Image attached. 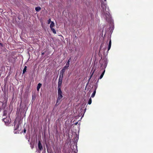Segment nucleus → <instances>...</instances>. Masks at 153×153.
Instances as JSON below:
<instances>
[{
	"instance_id": "f257e3e1",
	"label": "nucleus",
	"mask_w": 153,
	"mask_h": 153,
	"mask_svg": "<svg viewBox=\"0 0 153 153\" xmlns=\"http://www.w3.org/2000/svg\"><path fill=\"white\" fill-rule=\"evenodd\" d=\"M63 96L62 95V92L61 90V89L58 90V98L56 101V105H58L59 103L60 102V100L62 98Z\"/></svg>"
},
{
	"instance_id": "f03ea898",
	"label": "nucleus",
	"mask_w": 153,
	"mask_h": 153,
	"mask_svg": "<svg viewBox=\"0 0 153 153\" xmlns=\"http://www.w3.org/2000/svg\"><path fill=\"white\" fill-rule=\"evenodd\" d=\"M20 125V123L19 122L15 121L14 122V133H19V130L18 129Z\"/></svg>"
},
{
	"instance_id": "7ed1b4c3",
	"label": "nucleus",
	"mask_w": 153,
	"mask_h": 153,
	"mask_svg": "<svg viewBox=\"0 0 153 153\" xmlns=\"http://www.w3.org/2000/svg\"><path fill=\"white\" fill-rule=\"evenodd\" d=\"M62 76H61V75H60L59 76L58 84V90H60L61 89V85L62 84Z\"/></svg>"
},
{
	"instance_id": "20e7f679",
	"label": "nucleus",
	"mask_w": 153,
	"mask_h": 153,
	"mask_svg": "<svg viewBox=\"0 0 153 153\" xmlns=\"http://www.w3.org/2000/svg\"><path fill=\"white\" fill-rule=\"evenodd\" d=\"M84 109L82 108H81L80 109V112L79 115L77 116V119L78 118V117H82L81 118V119L83 117L84 114L85 113Z\"/></svg>"
},
{
	"instance_id": "39448f33",
	"label": "nucleus",
	"mask_w": 153,
	"mask_h": 153,
	"mask_svg": "<svg viewBox=\"0 0 153 153\" xmlns=\"http://www.w3.org/2000/svg\"><path fill=\"white\" fill-rule=\"evenodd\" d=\"M3 121L6 124H8L11 121V120L9 117H4L3 119Z\"/></svg>"
},
{
	"instance_id": "423d86ee",
	"label": "nucleus",
	"mask_w": 153,
	"mask_h": 153,
	"mask_svg": "<svg viewBox=\"0 0 153 153\" xmlns=\"http://www.w3.org/2000/svg\"><path fill=\"white\" fill-rule=\"evenodd\" d=\"M38 147L40 151L43 149V147L40 141H39L38 144Z\"/></svg>"
},
{
	"instance_id": "0eeeda50",
	"label": "nucleus",
	"mask_w": 153,
	"mask_h": 153,
	"mask_svg": "<svg viewBox=\"0 0 153 153\" xmlns=\"http://www.w3.org/2000/svg\"><path fill=\"white\" fill-rule=\"evenodd\" d=\"M70 58L69 59L68 61V62L66 63V65L64 67V69H68V68L69 66V63L70 62Z\"/></svg>"
},
{
	"instance_id": "6e6552de",
	"label": "nucleus",
	"mask_w": 153,
	"mask_h": 153,
	"mask_svg": "<svg viewBox=\"0 0 153 153\" xmlns=\"http://www.w3.org/2000/svg\"><path fill=\"white\" fill-rule=\"evenodd\" d=\"M102 60L104 61H103L104 64L102 63V66L103 65H104V66L106 67L107 66V59H102Z\"/></svg>"
},
{
	"instance_id": "1a4fd4ad",
	"label": "nucleus",
	"mask_w": 153,
	"mask_h": 153,
	"mask_svg": "<svg viewBox=\"0 0 153 153\" xmlns=\"http://www.w3.org/2000/svg\"><path fill=\"white\" fill-rule=\"evenodd\" d=\"M111 39H110L108 45V51L110 49L111 46Z\"/></svg>"
},
{
	"instance_id": "9d476101",
	"label": "nucleus",
	"mask_w": 153,
	"mask_h": 153,
	"mask_svg": "<svg viewBox=\"0 0 153 153\" xmlns=\"http://www.w3.org/2000/svg\"><path fill=\"white\" fill-rule=\"evenodd\" d=\"M66 70V69L63 68L62 70L60 71V74H61L62 75L61 76H62V77H63V74ZM60 75H61V74H60Z\"/></svg>"
},
{
	"instance_id": "9b49d317",
	"label": "nucleus",
	"mask_w": 153,
	"mask_h": 153,
	"mask_svg": "<svg viewBox=\"0 0 153 153\" xmlns=\"http://www.w3.org/2000/svg\"><path fill=\"white\" fill-rule=\"evenodd\" d=\"M101 7L103 8L104 13H105V12H104L105 10H104V8H105V9H106V5L105 4H101Z\"/></svg>"
},
{
	"instance_id": "f8f14e48",
	"label": "nucleus",
	"mask_w": 153,
	"mask_h": 153,
	"mask_svg": "<svg viewBox=\"0 0 153 153\" xmlns=\"http://www.w3.org/2000/svg\"><path fill=\"white\" fill-rule=\"evenodd\" d=\"M41 85H42V84L40 83H39L38 84L37 87V90L38 91H39V89L40 88Z\"/></svg>"
},
{
	"instance_id": "ddd939ff",
	"label": "nucleus",
	"mask_w": 153,
	"mask_h": 153,
	"mask_svg": "<svg viewBox=\"0 0 153 153\" xmlns=\"http://www.w3.org/2000/svg\"><path fill=\"white\" fill-rule=\"evenodd\" d=\"M54 26V23L53 22H51V24L50 25V27L51 28H53V27Z\"/></svg>"
},
{
	"instance_id": "4468645a",
	"label": "nucleus",
	"mask_w": 153,
	"mask_h": 153,
	"mask_svg": "<svg viewBox=\"0 0 153 153\" xmlns=\"http://www.w3.org/2000/svg\"><path fill=\"white\" fill-rule=\"evenodd\" d=\"M105 70H104L103 72H102V74H101V75L100 76L99 78V79H101L102 77H103L104 75V74L105 73Z\"/></svg>"
},
{
	"instance_id": "2eb2a0df",
	"label": "nucleus",
	"mask_w": 153,
	"mask_h": 153,
	"mask_svg": "<svg viewBox=\"0 0 153 153\" xmlns=\"http://www.w3.org/2000/svg\"><path fill=\"white\" fill-rule=\"evenodd\" d=\"M35 10L37 12L41 10V7H38L35 8Z\"/></svg>"
},
{
	"instance_id": "dca6fc26",
	"label": "nucleus",
	"mask_w": 153,
	"mask_h": 153,
	"mask_svg": "<svg viewBox=\"0 0 153 153\" xmlns=\"http://www.w3.org/2000/svg\"><path fill=\"white\" fill-rule=\"evenodd\" d=\"M96 92V89L93 92V93L91 95V97H94L95 94Z\"/></svg>"
},
{
	"instance_id": "f3484780",
	"label": "nucleus",
	"mask_w": 153,
	"mask_h": 153,
	"mask_svg": "<svg viewBox=\"0 0 153 153\" xmlns=\"http://www.w3.org/2000/svg\"><path fill=\"white\" fill-rule=\"evenodd\" d=\"M27 68V66H25V67H24V68L23 69V74L25 73L26 71Z\"/></svg>"
},
{
	"instance_id": "a211bd4d",
	"label": "nucleus",
	"mask_w": 153,
	"mask_h": 153,
	"mask_svg": "<svg viewBox=\"0 0 153 153\" xmlns=\"http://www.w3.org/2000/svg\"><path fill=\"white\" fill-rule=\"evenodd\" d=\"M7 112L6 111H4L3 114V117H4L6 116L7 114Z\"/></svg>"
},
{
	"instance_id": "6ab92c4d",
	"label": "nucleus",
	"mask_w": 153,
	"mask_h": 153,
	"mask_svg": "<svg viewBox=\"0 0 153 153\" xmlns=\"http://www.w3.org/2000/svg\"><path fill=\"white\" fill-rule=\"evenodd\" d=\"M91 102H92V100H91V98H90L88 100V104L89 105H90L91 104Z\"/></svg>"
},
{
	"instance_id": "aec40b11",
	"label": "nucleus",
	"mask_w": 153,
	"mask_h": 153,
	"mask_svg": "<svg viewBox=\"0 0 153 153\" xmlns=\"http://www.w3.org/2000/svg\"><path fill=\"white\" fill-rule=\"evenodd\" d=\"M47 150L48 153H52L51 149L47 148Z\"/></svg>"
},
{
	"instance_id": "412c9836",
	"label": "nucleus",
	"mask_w": 153,
	"mask_h": 153,
	"mask_svg": "<svg viewBox=\"0 0 153 153\" xmlns=\"http://www.w3.org/2000/svg\"><path fill=\"white\" fill-rule=\"evenodd\" d=\"M51 30L52 31V32H53V33H54L56 34V30L54 28H51Z\"/></svg>"
},
{
	"instance_id": "4be33fe9",
	"label": "nucleus",
	"mask_w": 153,
	"mask_h": 153,
	"mask_svg": "<svg viewBox=\"0 0 153 153\" xmlns=\"http://www.w3.org/2000/svg\"><path fill=\"white\" fill-rule=\"evenodd\" d=\"M51 19H49L48 21V23L49 24L51 22Z\"/></svg>"
},
{
	"instance_id": "5701e85b",
	"label": "nucleus",
	"mask_w": 153,
	"mask_h": 153,
	"mask_svg": "<svg viewBox=\"0 0 153 153\" xmlns=\"http://www.w3.org/2000/svg\"><path fill=\"white\" fill-rule=\"evenodd\" d=\"M79 54H80L79 56H81L82 55V53L81 52H79L78 55H79Z\"/></svg>"
},
{
	"instance_id": "b1692460",
	"label": "nucleus",
	"mask_w": 153,
	"mask_h": 153,
	"mask_svg": "<svg viewBox=\"0 0 153 153\" xmlns=\"http://www.w3.org/2000/svg\"><path fill=\"white\" fill-rule=\"evenodd\" d=\"M92 75H93V74H92V75H91L90 76V77L89 78V79H88V82H89V81H90V79H91V77H92Z\"/></svg>"
},
{
	"instance_id": "393cba45",
	"label": "nucleus",
	"mask_w": 153,
	"mask_h": 153,
	"mask_svg": "<svg viewBox=\"0 0 153 153\" xmlns=\"http://www.w3.org/2000/svg\"><path fill=\"white\" fill-rule=\"evenodd\" d=\"M69 153H76L75 151H72V152H70Z\"/></svg>"
},
{
	"instance_id": "a878e982",
	"label": "nucleus",
	"mask_w": 153,
	"mask_h": 153,
	"mask_svg": "<svg viewBox=\"0 0 153 153\" xmlns=\"http://www.w3.org/2000/svg\"><path fill=\"white\" fill-rule=\"evenodd\" d=\"M42 153H45V148H44V151Z\"/></svg>"
},
{
	"instance_id": "bb28decb",
	"label": "nucleus",
	"mask_w": 153,
	"mask_h": 153,
	"mask_svg": "<svg viewBox=\"0 0 153 153\" xmlns=\"http://www.w3.org/2000/svg\"><path fill=\"white\" fill-rule=\"evenodd\" d=\"M24 133H25V132H26V130L25 129V130H24Z\"/></svg>"
},
{
	"instance_id": "cd10ccee",
	"label": "nucleus",
	"mask_w": 153,
	"mask_h": 153,
	"mask_svg": "<svg viewBox=\"0 0 153 153\" xmlns=\"http://www.w3.org/2000/svg\"><path fill=\"white\" fill-rule=\"evenodd\" d=\"M33 147H34L33 146H31V147L32 149H33Z\"/></svg>"
},
{
	"instance_id": "c85d7f7f",
	"label": "nucleus",
	"mask_w": 153,
	"mask_h": 153,
	"mask_svg": "<svg viewBox=\"0 0 153 153\" xmlns=\"http://www.w3.org/2000/svg\"><path fill=\"white\" fill-rule=\"evenodd\" d=\"M75 125H76V123H75Z\"/></svg>"
},
{
	"instance_id": "c756f323",
	"label": "nucleus",
	"mask_w": 153,
	"mask_h": 153,
	"mask_svg": "<svg viewBox=\"0 0 153 153\" xmlns=\"http://www.w3.org/2000/svg\"><path fill=\"white\" fill-rule=\"evenodd\" d=\"M105 1H106V0H104Z\"/></svg>"
},
{
	"instance_id": "7c9ffc66",
	"label": "nucleus",
	"mask_w": 153,
	"mask_h": 153,
	"mask_svg": "<svg viewBox=\"0 0 153 153\" xmlns=\"http://www.w3.org/2000/svg\"><path fill=\"white\" fill-rule=\"evenodd\" d=\"M77 138H78H78H79V137H77Z\"/></svg>"
},
{
	"instance_id": "2f4dec72",
	"label": "nucleus",
	"mask_w": 153,
	"mask_h": 153,
	"mask_svg": "<svg viewBox=\"0 0 153 153\" xmlns=\"http://www.w3.org/2000/svg\"><path fill=\"white\" fill-rule=\"evenodd\" d=\"M77 110H78V111H79V109Z\"/></svg>"
},
{
	"instance_id": "473e14b6",
	"label": "nucleus",
	"mask_w": 153,
	"mask_h": 153,
	"mask_svg": "<svg viewBox=\"0 0 153 153\" xmlns=\"http://www.w3.org/2000/svg\"><path fill=\"white\" fill-rule=\"evenodd\" d=\"M79 132V131H78V132Z\"/></svg>"
}]
</instances>
